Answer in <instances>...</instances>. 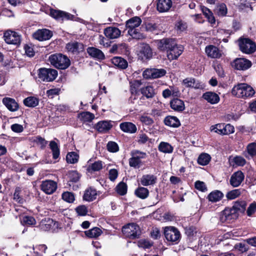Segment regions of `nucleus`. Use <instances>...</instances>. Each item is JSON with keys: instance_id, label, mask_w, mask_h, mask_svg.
Returning a JSON list of instances; mask_svg holds the SVG:
<instances>
[{"instance_id": "1", "label": "nucleus", "mask_w": 256, "mask_h": 256, "mask_svg": "<svg viewBox=\"0 0 256 256\" xmlns=\"http://www.w3.org/2000/svg\"><path fill=\"white\" fill-rule=\"evenodd\" d=\"M232 94L237 98L246 99L252 97L255 94V91L250 86L245 83H240L234 86Z\"/></svg>"}, {"instance_id": "2", "label": "nucleus", "mask_w": 256, "mask_h": 256, "mask_svg": "<svg viewBox=\"0 0 256 256\" xmlns=\"http://www.w3.org/2000/svg\"><path fill=\"white\" fill-rule=\"evenodd\" d=\"M48 60L52 65L59 69L64 70L70 65V60L68 58L61 54H52Z\"/></svg>"}, {"instance_id": "3", "label": "nucleus", "mask_w": 256, "mask_h": 256, "mask_svg": "<svg viewBox=\"0 0 256 256\" xmlns=\"http://www.w3.org/2000/svg\"><path fill=\"white\" fill-rule=\"evenodd\" d=\"M130 155L132 157L128 160L129 165L134 168H139L142 164V160L148 156L146 152L138 150H132Z\"/></svg>"}, {"instance_id": "4", "label": "nucleus", "mask_w": 256, "mask_h": 256, "mask_svg": "<svg viewBox=\"0 0 256 256\" xmlns=\"http://www.w3.org/2000/svg\"><path fill=\"white\" fill-rule=\"evenodd\" d=\"M51 16L59 21L64 20H72L82 22L83 20L80 18L76 17L70 13L56 10H51L50 11Z\"/></svg>"}, {"instance_id": "5", "label": "nucleus", "mask_w": 256, "mask_h": 256, "mask_svg": "<svg viewBox=\"0 0 256 256\" xmlns=\"http://www.w3.org/2000/svg\"><path fill=\"white\" fill-rule=\"evenodd\" d=\"M38 78L41 81L52 82L57 77L58 72L52 68H40L38 70Z\"/></svg>"}, {"instance_id": "6", "label": "nucleus", "mask_w": 256, "mask_h": 256, "mask_svg": "<svg viewBox=\"0 0 256 256\" xmlns=\"http://www.w3.org/2000/svg\"><path fill=\"white\" fill-rule=\"evenodd\" d=\"M122 232L126 236L134 238L140 235L139 226L136 224H129L122 228Z\"/></svg>"}, {"instance_id": "7", "label": "nucleus", "mask_w": 256, "mask_h": 256, "mask_svg": "<svg viewBox=\"0 0 256 256\" xmlns=\"http://www.w3.org/2000/svg\"><path fill=\"white\" fill-rule=\"evenodd\" d=\"M164 234L166 240L172 242L178 243L180 238V234L178 230L173 226L166 227Z\"/></svg>"}, {"instance_id": "8", "label": "nucleus", "mask_w": 256, "mask_h": 256, "mask_svg": "<svg viewBox=\"0 0 256 256\" xmlns=\"http://www.w3.org/2000/svg\"><path fill=\"white\" fill-rule=\"evenodd\" d=\"M4 38L6 42L9 44L18 46L21 42V36L11 30H6L4 33Z\"/></svg>"}, {"instance_id": "9", "label": "nucleus", "mask_w": 256, "mask_h": 256, "mask_svg": "<svg viewBox=\"0 0 256 256\" xmlns=\"http://www.w3.org/2000/svg\"><path fill=\"white\" fill-rule=\"evenodd\" d=\"M238 45L240 50L246 54H252L256 49L254 43L249 38H240Z\"/></svg>"}, {"instance_id": "10", "label": "nucleus", "mask_w": 256, "mask_h": 256, "mask_svg": "<svg viewBox=\"0 0 256 256\" xmlns=\"http://www.w3.org/2000/svg\"><path fill=\"white\" fill-rule=\"evenodd\" d=\"M238 216L236 212L232 208H226L221 212L219 214L220 220L221 222H230Z\"/></svg>"}, {"instance_id": "11", "label": "nucleus", "mask_w": 256, "mask_h": 256, "mask_svg": "<svg viewBox=\"0 0 256 256\" xmlns=\"http://www.w3.org/2000/svg\"><path fill=\"white\" fill-rule=\"evenodd\" d=\"M177 44L176 40L174 38H166L158 42V49L162 51H166V52Z\"/></svg>"}, {"instance_id": "12", "label": "nucleus", "mask_w": 256, "mask_h": 256, "mask_svg": "<svg viewBox=\"0 0 256 256\" xmlns=\"http://www.w3.org/2000/svg\"><path fill=\"white\" fill-rule=\"evenodd\" d=\"M40 188L46 194H50L56 190L57 184L52 180H46L42 182Z\"/></svg>"}, {"instance_id": "13", "label": "nucleus", "mask_w": 256, "mask_h": 256, "mask_svg": "<svg viewBox=\"0 0 256 256\" xmlns=\"http://www.w3.org/2000/svg\"><path fill=\"white\" fill-rule=\"evenodd\" d=\"M244 178V173L240 170L232 174L230 180V184L233 187H238L240 185Z\"/></svg>"}, {"instance_id": "14", "label": "nucleus", "mask_w": 256, "mask_h": 256, "mask_svg": "<svg viewBox=\"0 0 256 256\" xmlns=\"http://www.w3.org/2000/svg\"><path fill=\"white\" fill-rule=\"evenodd\" d=\"M184 47L180 44H177L166 52L168 58L170 60H176L184 51Z\"/></svg>"}, {"instance_id": "15", "label": "nucleus", "mask_w": 256, "mask_h": 256, "mask_svg": "<svg viewBox=\"0 0 256 256\" xmlns=\"http://www.w3.org/2000/svg\"><path fill=\"white\" fill-rule=\"evenodd\" d=\"M52 36V32L47 29L38 30L33 34V37L39 41L48 40L50 39Z\"/></svg>"}, {"instance_id": "16", "label": "nucleus", "mask_w": 256, "mask_h": 256, "mask_svg": "<svg viewBox=\"0 0 256 256\" xmlns=\"http://www.w3.org/2000/svg\"><path fill=\"white\" fill-rule=\"evenodd\" d=\"M205 52L208 57L212 58H220L222 53L221 50L214 45H208L205 48Z\"/></svg>"}, {"instance_id": "17", "label": "nucleus", "mask_w": 256, "mask_h": 256, "mask_svg": "<svg viewBox=\"0 0 256 256\" xmlns=\"http://www.w3.org/2000/svg\"><path fill=\"white\" fill-rule=\"evenodd\" d=\"M251 66V62L244 58H237L234 62V66L238 70H246L250 68Z\"/></svg>"}, {"instance_id": "18", "label": "nucleus", "mask_w": 256, "mask_h": 256, "mask_svg": "<svg viewBox=\"0 0 256 256\" xmlns=\"http://www.w3.org/2000/svg\"><path fill=\"white\" fill-rule=\"evenodd\" d=\"M186 88H192L194 89H202L204 87V84L192 78H187L184 79L182 82Z\"/></svg>"}, {"instance_id": "19", "label": "nucleus", "mask_w": 256, "mask_h": 256, "mask_svg": "<svg viewBox=\"0 0 256 256\" xmlns=\"http://www.w3.org/2000/svg\"><path fill=\"white\" fill-rule=\"evenodd\" d=\"M157 178L151 174L143 175L140 178V182L144 186H154L156 182Z\"/></svg>"}, {"instance_id": "20", "label": "nucleus", "mask_w": 256, "mask_h": 256, "mask_svg": "<svg viewBox=\"0 0 256 256\" xmlns=\"http://www.w3.org/2000/svg\"><path fill=\"white\" fill-rule=\"evenodd\" d=\"M2 103L10 112H16L18 110L19 108L18 102L12 98H4L2 99Z\"/></svg>"}, {"instance_id": "21", "label": "nucleus", "mask_w": 256, "mask_h": 256, "mask_svg": "<svg viewBox=\"0 0 256 256\" xmlns=\"http://www.w3.org/2000/svg\"><path fill=\"white\" fill-rule=\"evenodd\" d=\"M111 121L102 120L98 122L96 125V129L99 132L106 133L112 128Z\"/></svg>"}, {"instance_id": "22", "label": "nucleus", "mask_w": 256, "mask_h": 256, "mask_svg": "<svg viewBox=\"0 0 256 256\" xmlns=\"http://www.w3.org/2000/svg\"><path fill=\"white\" fill-rule=\"evenodd\" d=\"M104 34L106 37L110 39L118 38L120 34V30L116 27H108L104 29Z\"/></svg>"}, {"instance_id": "23", "label": "nucleus", "mask_w": 256, "mask_h": 256, "mask_svg": "<svg viewBox=\"0 0 256 256\" xmlns=\"http://www.w3.org/2000/svg\"><path fill=\"white\" fill-rule=\"evenodd\" d=\"M202 98L210 104H214L218 103L220 101L218 95L212 92H204L202 96Z\"/></svg>"}, {"instance_id": "24", "label": "nucleus", "mask_w": 256, "mask_h": 256, "mask_svg": "<svg viewBox=\"0 0 256 256\" xmlns=\"http://www.w3.org/2000/svg\"><path fill=\"white\" fill-rule=\"evenodd\" d=\"M88 54L92 58L98 60H102L105 58L104 53L102 51L94 47H88L86 50Z\"/></svg>"}, {"instance_id": "25", "label": "nucleus", "mask_w": 256, "mask_h": 256, "mask_svg": "<svg viewBox=\"0 0 256 256\" xmlns=\"http://www.w3.org/2000/svg\"><path fill=\"white\" fill-rule=\"evenodd\" d=\"M172 6L171 0H158L156 5L157 10L160 12H168Z\"/></svg>"}, {"instance_id": "26", "label": "nucleus", "mask_w": 256, "mask_h": 256, "mask_svg": "<svg viewBox=\"0 0 256 256\" xmlns=\"http://www.w3.org/2000/svg\"><path fill=\"white\" fill-rule=\"evenodd\" d=\"M170 106L172 110L177 112H182L185 109L184 101L178 98L172 100Z\"/></svg>"}, {"instance_id": "27", "label": "nucleus", "mask_w": 256, "mask_h": 256, "mask_svg": "<svg viewBox=\"0 0 256 256\" xmlns=\"http://www.w3.org/2000/svg\"><path fill=\"white\" fill-rule=\"evenodd\" d=\"M120 130L124 132L134 134L137 130L136 125L130 122H124L120 124Z\"/></svg>"}, {"instance_id": "28", "label": "nucleus", "mask_w": 256, "mask_h": 256, "mask_svg": "<svg viewBox=\"0 0 256 256\" xmlns=\"http://www.w3.org/2000/svg\"><path fill=\"white\" fill-rule=\"evenodd\" d=\"M55 225L58 227V223L54 222L52 219L48 218L47 220H45L41 222L40 224V228L43 230L47 231L52 228Z\"/></svg>"}, {"instance_id": "29", "label": "nucleus", "mask_w": 256, "mask_h": 256, "mask_svg": "<svg viewBox=\"0 0 256 256\" xmlns=\"http://www.w3.org/2000/svg\"><path fill=\"white\" fill-rule=\"evenodd\" d=\"M164 124L168 126L178 128L180 125L179 120L174 116H167L164 120Z\"/></svg>"}, {"instance_id": "30", "label": "nucleus", "mask_w": 256, "mask_h": 256, "mask_svg": "<svg viewBox=\"0 0 256 256\" xmlns=\"http://www.w3.org/2000/svg\"><path fill=\"white\" fill-rule=\"evenodd\" d=\"M112 63L120 69H126L128 66V62L121 57L116 56L112 59Z\"/></svg>"}, {"instance_id": "31", "label": "nucleus", "mask_w": 256, "mask_h": 256, "mask_svg": "<svg viewBox=\"0 0 256 256\" xmlns=\"http://www.w3.org/2000/svg\"><path fill=\"white\" fill-rule=\"evenodd\" d=\"M97 192L96 189L90 188L86 190L83 196L84 200L91 202L96 198Z\"/></svg>"}, {"instance_id": "32", "label": "nucleus", "mask_w": 256, "mask_h": 256, "mask_svg": "<svg viewBox=\"0 0 256 256\" xmlns=\"http://www.w3.org/2000/svg\"><path fill=\"white\" fill-rule=\"evenodd\" d=\"M142 22L141 19L138 16L133 17L126 22V27L128 29H136Z\"/></svg>"}, {"instance_id": "33", "label": "nucleus", "mask_w": 256, "mask_h": 256, "mask_svg": "<svg viewBox=\"0 0 256 256\" xmlns=\"http://www.w3.org/2000/svg\"><path fill=\"white\" fill-rule=\"evenodd\" d=\"M214 12L219 16H224L228 12L227 8L224 3H218L216 6Z\"/></svg>"}, {"instance_id": "34", "label": "nucleus", "mask_w": 256, "mask_h": 256, "mask_svg": "<svg viewBox=\"0 0 256 256\" xmlns=\"http://www.w3.org/2000/svg\"><path fill=\"white\" fill-rule=\"evenodd\" d=\"M158 150L164 154H172L174 151V147L169 143L161 142L158 146Z\"/></svg>"}, {"instance_id": "35", "label": "nucleus", "mask_w": 256, "mask_h": 256, "mask_svg": "<svg viewBox=\"0 0 256 256\" xmlns=\"http://www.w3.org/2000/svg\"><path fill=\"white\" fill-rule=\"evenodd\" d=\"M224 196L223 194L219 190H214L211 192L208 196L209 201L216 202L220 200Z\"/></svg>"}, {"instance_id": "36", "label": "nucleus", "mask_w": 256, "mask_h": 256, "mask_svg": "<svg viewBox=\"0 0 256 256\" xmlns=\"http://www.w3.org/2000/svg\"><path fill=\"white\" fill-rule=\"evenodd\" d=\"M134 194L137 197L141 199H145L148 196L149 190L146 188L140 186L135 190Z\"/></svg>"}, {"instance_id": "37", "label": "nucleus", "mask_w": 256, "mask_h": 256, "mask_svg": "<svg viewBox=\"0 0 256 256\" xmlns=\"http://www.w3.org/2000/svg\"><path fill=\"white\" fill-rule=\"evenodd\" d=\"M141 92L146 98H152L156 94L154 89L151 86H148L141 88Z\"/></svg>"}, {"instance_id": "38", "label": "nucleus", "mask_w": 256, "mask_h": 256, "mask_svg": "<svg viewBox=\"0 0 256 256\" xmlns=\"http://www.w3.org/2000/svg\"><path fill=\"white\" fill-rule=\"evenodd\" d=\"M244 155L246 158H248V156L253 157L256 156V142H252L247 146L246 151L244 152Z\"/></svg>"}, {"instance_id": "39", "label": "nucleus", "mask_w": 256, "mask_h": 256, "mask_svg": "<svg viewBox=\"0 0 256 256\" xmlns=\"http://www.w3.org/2000/svg\"><path fill=\"white\" fill-rule=\"evenodd\" d=\"M104 162L100 160L96 161L94 163L90 164L87 168L88 172L99 171L102 168Z\"/></svg>"}, {"instance_id": "40", "label": "nucleus", "mask_w": 256, "mask_h": 256, "mask_svg": "<svg viewBox=\"0 0 256 256\" xmlns=\"http://www.w3.org/2000/svg\"><path fill=\"white\" fill-rule=\"evenodd\" d=\"M201 9L203 14L208 19V22L211 24H215V18L210 10L204 6H202Z\"/></svg>"}, {"instance_id": "41", "label": "nucleus", "mask_w": 256, "mask_h": 256, "mask_svg": "<svg viewBox=\"0 0 256 256\" xmlns=\"http://www.w3.org/2000/svg\"><path fill=\"white\" fill-rule=\"evenodd\" d=\"M20 222L24 226H31L36 224L35 218L32 216H24L20 218Z\"/></svg>"}, {"instance_id": "42", "label": "nucleus", "mask_w": 256, "mask_h": 256, "mask_svg": "<svg viewBox=\"0 0 256 256\" xmlns=\"http://www.w3.org/2000/svg\"><path fill=\"white\" fill-rule=\"evenodd\" d=\"M49 146L52 153L53 158L56 160L58 158L60 154V151L57 143L56 142L52 140L50 142Z\"/></svg>"}, {"instance_id": "43", "label": "nucleus", "mask_w": 256, "mask_h": 256, "mask_svg": "<svg viewBox=\"0 0 256 256\" xmlns=\"http://www.w3.org/2000/svg\"><path fill=\"white\" fill-rule=\"evenodd\" d=\"M102 233V230L98 228L94 227L90 230L85 232L86 235L90 238H96L99 236Z\"/></svg>"}, {"instance_id": "44", "label": "nucleus", "mask_w": 256, "mask_h": 256, "mask_svg": "<svg viewBox=\"0 0 256 256\" xmlns=\"http://www.w3.org/2000/svg\"><path fill=\"white\" fill-rule=\"evenodd\" d=\"M38 99L34 96H29L24 100V104L28 107H35L38 105Z\"/></svg>"}, {"instance_id": "45", "label": "nucleus", "mask_w": 256, "mask_h": 256, "mask_svg": "<svg viewBox=\"0 0 256 256\" xmlns=\"http://www.w3.org/2000/svg\"><path fill=\"white\" fill-rule=\"evenodd\" d=\"M246 203L244 200L236 202L232 208L234 210L235 212L239 211L241 212H244L246 209Z\"/></svg>"}, {"instance_id": "46", "label": "nucleus", "mask_w": 256, "mask_h": 256, "mask_svg": "<svg viewBox=\"0 0 256 256\" xmlns=\"http://www.w3.org/2000/svg\"><path fill=\"white\" fill-rule=\"evenodd\" d=\"M82 45L78 42H69L66 45V48L68 52H78L80 46L82 48Z\"/></svg>"}, {"instance_id": "47", "label": "nucleus", "mask_w": 256, "mask_h": 256, "mask_svg": "<svg viewBox=\"0 0 256 256\" xmlns=\"http://www.w3.org/2000/svg\"><path fill=\"white\" fill-rule=\"evenodd\" d=\"M128 32L133 38L142 40L145 38L144 35L140 32L138 28L128 30Z\"/></svg>"}, {"instance_id": "48", "label": "nucleus", "mask_w": 256, "mask_h": 256, "mask_svg": "<svg viewBox=\"0 0 256 256\" xmlns=\"http://www.w3.org/2000/svg\"><path fill=\"white\" fill-rule=\"evenodd\" d=\"M140 54L146 59H150L152 56V49L148 44H145L142 46L140 50Z\"/></svg>"}, {"instance_id": "49", "label": "nucleus", "mask_w": 256, "mask_h": 256, "mask_svg": "<svg viewBox=\"0 0 256 256\" xmlns=\"http://www.w3.org/2000/svg\"><path fill=\"white\" fill-rule=\"evenodd\" d=\"M78 154L74 152H68L66 156V160L68 163L75 164L78 162Z\"/></svg>"}, {"instance_id": "50", "label": "nucleus", "mask_w": 256, "mask_h": 256, "mask_svg": "<svg viewBox=\"0 0 256 256\" xmlns=\"http://www.w3.org/2000/svg\"><path fill=\"white\" fill-rule=\"evenodd\" d=\"M210 160V156L207 154H202L200 155L198 159V163L202 166H206L208 164Z\"/></svg>"}, {"instance_id": "51", "label": "nucleus", "mask_w": 256, "mask_h": 256, "mask_svg": "<svg viewBox=\"0 0 256 256\" xmlns=\"http://www.w3.org/2000/svg\"><path fill=\"white\" fill-rule=\"evenodd\" d=\"M79 116L80 120L85 122H90L94 118V114L88 112H82Z\"/></svg>"}, {"instance_id": "52", "label": "nucleus", "mask_w": 256, "mask_h": 256, "mask_svg": "<svg viewBox=\"0 0 256 256\" xmlns=\"http://www.w3.org/2000/svg\"><path fill=\"white\" fill-rule=\"evenodd\" d=\"M222 135H228L232 134L234 132V126L230 124H222Z\"/></svg>"}, {"instance_id": "53", "label": "nucleus", "mask_w": 256, "mask_h": 256, "mask_svg": "<svg viewBox=\"0 0 256 256\" xmlns=\"http://www.w3.org/2000/svg\"><path fill=\"white\" fill-rule=\"evenodd\" d=\"M241 194L240 189H235L227 192L226 197L228 200H234L238 197Z\"/></svg>"}, {"instance_id": "54", "label": "nucleus", "mask_w": 256, "mask_h": 256, "mask_svg": "<svg viewBox=\"0 0 256 256\" xmlns=\"http://www.w3.org/2000/svg\"><path fill=\"white\" fill-rule=\"evenodd\" d=\"M116 188L118 194L121 196L126 194L127 192V185L124 182H120Z\"/></svg>"}, {"instance_id": "55", "label": "nucleus", "mask_w": 256, "mask_h": 256, "mask_svg": "<svg viewBox=\"0 0 256 256\" xmlns=\"http://www.w3.org/2000/svg\"><path fill=\"white\" fill-rule=\"evenodd\" d=\"M152 78H157L164 76L166 72L163 68H152Z\"/></svg>"}, {"instance_id": "56", "label": "nucleus", "mask_w": 256, "mask_h": 256, "mask_svg": "<svg viewBox=\"0 0 256 256\" xmlns=\"http://www.w3.org/2000/svg\"><path fill=\"white\" fill-rule=\"evenodd\" d=\"M106 147L108 150L111 152H116L119 150L118 144L116 142L112 141L108 142Z\"/></svg>"}, {"instance_id": "57", "label": "nucleus", "mask_w": 256, "mask_h": 256, "mask_svg": "<svg viewBox=\"0 0 256 256\" xmlns=\"http://www.w3.org/2000/svg\"><path fill=\"white\" fill-rule=\"evenodd\" d=\"M62 196L64 200L69 203L72 202L74 200V194L71 192H64L62 193Z\"/></svg>"}, {"instance_id": "58", "label": "nucleus", "mask_w": 256, "mask_h": 256, "mask_svg": "<svg viewBox=\"0 0 256 256\" xmlns=\"http://www.w3.org/2000/svg\"><path fill=\"white\" fill-rule=\"evenodd\" d=\"M138 247L144 249L150 248L152 246V242L148 240H141L138 242Z\"/></svg>"}, {"instance_id": "59", "label": "nucleus", "mask_w": 256, "mask_h": 256, "mask_svg": "<svg viewBox=\"0 0 256 256\" xmlns=\"http://www.w3.org/2000/svg\"><path fill=\"white\" fill-rule=\"evenodd\" d=\"M20 188H16L14 194V199L20 204H22L24 200L20 196Z\"/></svg>"}, {"instance_id": "60", "label": "nucleus", "mask_w": 256, "mask_h": 256, "mask_svg": "<svg viewBox=\"0 0 256 256\" xmlns=\"http://www.w3.org/2000/svg\"><path fill=\"white\" fill-rule=\"evenodd\" d=\"M195 188L201 192H204L207 190V188L205 183L203 182L197 180L194 184Z\"/></svg>"}, {"instance_id": "61", "label": "nucleus", "mask_w": 256, "mask_h": 256, "mask_svg": "<svg viewBox=\"0 0 256 256\" xmlns=\"http://www.w3.org/2000/svg\"><path fill=\"white\" fill-rule=\"evenodd\" d=\"M68 177L71 182H76L80 179V174L76 170H72L68 172Z\"/></svg>"}, {"instance_id": "62", "label": "nucleus", "mask_w": 256, "mask_h": 256, "mask_svg": "<svg viewBox=\"0 0 256 256\" xmlns=\"http://www.w3.org/2000/svg\"><path fill=\"white\" fill-rule=\"evenodd\" d=\"M233 162L238 166H244L246 163V160L241 156H236L233 158Z\"/></svg>"}, {"instance_id": "63", "label": "nucleus", "mask_w": 256, "mask_h": 256, "mask_svg": "<svg viewBox=\"0 0 256 256\" xmlns=\"http://www.w3.org/2000/svg\"><path fill=\"white\" fill-rule=\"evenodd\" d=\"M60 89L58 88H52L48 90L46 92V94L50 98H53L55 96L59 94Z\"/></svg>"}, {"instance_id": "64", "label": "nucleus", "mask_w": 256, "mask_h": 256, "mask_svg": "<svg viewBox=\"0 0 256 256\" xmlns=\"http://www.w3.org/2000/svg\"><path fill=\"white\" fill-rule=\"evenodd\" d=\"M76 210L78 215L82 216L86 215L88 212L87 208L83 205L78 206Z\"/></svg>"}]
</instances>
